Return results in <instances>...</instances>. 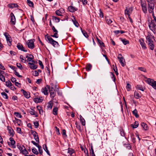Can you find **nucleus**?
<instances>
[{"label":"nucleus","instance_id":"5","mask_svg":"<svg viewBox=\"0 0 156 156\" xmlns=\"http://www.w3.org/2000/svg\"><path fill=\"white\" fill-rule=\"evenodd\" d=\"M155 3H148V10L149 12L150 13H154V9Z\"/></svg>","mask_w":156,"mask_h":156},{"label":"nucleus","instance_id":"33","mask_svg":"<svg viewBox=\"0 0 156 156\" xmlns=\"http://www.w3.org/2000/svg\"><path fill=\"white\" fill-rule=\"evenodd\" d=\"M30 113L31 115H34L35 117H37L38 116V114L37 113V112L33 109H32L30 112Z\"/></svg>","mask_w":156,"mask_h":156},{"label":"nucleus","instance_id":"49","mask_svg":"<svg viewBox=\"0 0 156 156\" xmlns=\"http://www.w3.org/2000/svg\"><path fill=\"white\" fill-rule=\"evenodd\" d=\"M5 84L8 87H9L10 86H11L12 84L11 82L9 81L8 80L5 82Z\"/></svg>","mask_w":156,"mask_h":156},{"label":"nucleus","instance_id":"46","mask_svg":"<svg viewBox=\"0 0 156 156\" xmlns=\"http://www.w3.org/2000/svg\"><path fill=\"white\" fill-rule=\"evenodd\" d=\"M58 110V108L57 107L54 108L53 110V113L54 115H56L57 114V112Z\"/></svg>","mask_w":156,"mask_h":156},{"label":"nucleus","instance_id":"43","mask_svg":"<svg viewBox=\"0 0 156 156\" xmlns=\"http://www.w3.org/2000/svg\"><path fill=\"white\" fill-rule=\"evenodd\" d=\"M97 39L98 42L99 44V45L100 46H103L104 47L105 44L104 43L99 39L98 38H97Z\"/></svg>","mask_w":156,"mask_h":156},{"label":"nucleus","instance_id":"44","mask_svg":"<svg viewBox=\"0 0 156 156\" xmlns=\"http://www.w3.org/2000/svg\"><path fill=\"white\" fill-rule=\"evenodd\" d=\"M27 3L28 5L30 7H33L34 6L33 3L30 0H27Z\"/></svg>","mask_w":156,"mask_h":156},{"label":"nucleus","instance_id":"24","mask_svg":"<svg viewBox=\"0 0 156 156\" xmlns=\"http://www.w3.org/2000/svg\"><path fill=\"white\" fill-rule=\"evenodd\" d=\"M119 60V62L120 64H121L122 66L123 67H124L126 65V63L125 62V60L123 58H121V59H120Z\"/></svg>","mask_w":156,"mask_h":156},{"label":"nucleus","instance_id":"51","mask_svg":"<svg viewBox=\"0 0 156 156\" xmlns=\"http://www.w3.org/2000/svg\"><path fill=\"white\" fill-rule=\"evenodd\" d=\"M17 147L21 151H22V150L23 148H24V147L23 146H21L20 145V144H18L17 145Z\"/></svg>","mask_w":156,"mask_h":156},{"label":"nucleus","instance_id":"56","mask_svg":"<svg viewBox=\"0 0 156 156\" xmlns=\"http://www.w3.org/2000/svg\"><path fill=\"white\" fill-rule=\"evenodd\" d=\"M68 153V150H64L62 152V153L66 156H67V154Z\"/></svg>","mask_w":156,"mask_h":156},{"label":"nucleus","instance_id":"10","mask_svg":"<svg viewBox=\"0 0 156 156\" xmlns=\"http://www.w3.org/2000/svg\"><path fill=\"white\" fill-rule=\"evenodd\" d=\"M11 17L10 23L12 25H15L16 22L15 17L12 12H11L10 14Z\"/></svg>","mask_w":156,"mask_h":156},{"label":"nucleus","instance_id":"37","mask_svg":"<svg viewBox=\"0 0 156 156\" xmlns=\"http://www.w3.org/2000/svg\"><path fill=\"white\" fill-rule=\"evenodd\" d=\"M139 125L138 122L137 121H135L134 122V124H131V126L133 127V128H136Z\"/></svg>","mask_w":156,"mask_h":156},{"label":"nucleus","instance_id":"15","mask_svg":"<svg viewBox=\"0 0 156 156\" xmlns=\"http://www.w3.org/2000/svg\"><path fill=\"white\" fill-rule=\"evenodd\" d=\"M43 100V98L42 97H38L34 98V101L36 103L42 102Z\"/></svg>","mask_w":156,"mask_h":156},{"label":"nucleus","instance_id":"29","mask_svg":"<svg viewBox=\"0 0 156 156\" xmlns=\"http://www.w3.org/2000/svg\"><path fill=\"white\" fill-rule=\"evenodd\" d=\"M134 96L136 98L138 99L141 96V94H140L137 92L135 91L134 93Z\"/></svg>","mask_w":156,"mask_h":156},{"label":"nucleus","instance_id":"27","mask_svg":"<svg viewBox=\"0 0 156 156\" xmlns=\"http://www.w3.org/2000/svg\"><path fill=\"white\" fill-rule=\"evenodd\" d=\"M73 19H71V20L73 22L74 24L77 27H78L79 24L76 20L74 16H73Z\"/></svg>","mask_w":156,"mask_h":156},{"label":"nucleus","instance_id":"14","mask_svg":"<svg viewBox=\"0 0 156 156\" xmlns=\"http://www.w3.org/2000/svg\"><path fill=\"white\" fill-rule=\"evenodd\" d=\"M17 47L19 50H20L25 52H26L27 51V50L25 49V48L21 44L18 43L17 44Z\"/></svg>","mask_w":156,"mask_h":156},{"label":"nucleus","instance_id":"28","mask_svg":"<svg viewBox=\"0 0 156 156\" xmlns=\"http://www.w3.org/2000/svg\"><path fill=\"white\" fill-rule=\"evenodd\" d=\"M92 67V65L90 63H88L87 65L86 69L87 71H90Z\"/></svg>","mask_w":156,"mask_h":156},{"label":"nucleus","instance_id":"55","mask_svg":"<svg viewBox=\"0 0 156 156\" xmlns=\"http://www.w3.org/2000/svg\"><path fill=\"white\" fill-rule=\"evenodd\" d=\"M0 80L3 82H4L5 81V77L3 75H0Z\"/></svg>","mask_w":156,"mask_h":156},{"label":"nucleus","instance_id":"3","mask_svg":"<svg viewBox=\"0 0 156 156\" xmlns=\"http://www.w3.org/2000/svg\"><path fill=\"white\" fill-rule=\"evenodd\" d=\"M148 25L150 29L155 33L156 30V23L154 22L153 20H151L148 23Z\"/></svg>","mask_w":156,"mask_h":156},{"label":"nucleus","instance_id":"32","mask_svg":"<svg viewBox=\"0 0 156 156\" xmlns=\"http://www.w3.org/2000/svg\"><path fill=\"white\" fill-rule=\"evenodd\" d=\"M136 88L137 89L140 90L142 91H144V88L142 86L140 85H137L136 87Z\"/></svg>","mask_w":156,"mask_h":156},{"label":"nucleus","instance_id":"40","mask_svg":"<svg viewBox=\"0 0 156 156\" xmlns=\"http://www.w3.org/2000/svg\"><path fill=\"white\" fill-rule=\"evenodd\" d=\"M32 152L35 154L37 155L38 154V152L37 150V149L35 148H33L31 149Z\"/></svg>","mask_w":156,"mask_h":156},{"label":"nucleus","instance_id":"8","mask_svg":"<svg viewBox=\"0 0 156 156\" xmlns=\"http://www.w3.org/2000/svg\"><path fill=\"white\" fill-rule=\"evenodd\" d=\"M133 11V8L132 7L129 8L126 7L125 10V15H130V14Z\"/></svg>","mask_w":156,"mask_h":156},{"label":"nucleus","instance_id":"52","mask_svg":"<svg viewBox=\"0 0 156 156\" xmlns=\"http://www.w3.org/2000/svg\"><path fill=\"white\" fill-rule=\"evenodd\" d=\"M21 152L24 154H28V152L27 150L25 149V148L24 147V148L23 149L22 151H21Z\"/></svg>","mask_w":156,"mask_h":156},{"label":"nucleus","instance_id":"47","mask_svg":"<svg viewBox=\"0 0 156 156\" xmlns=\"http://www.w3.org/2000/svg\"><path fill=\"white\" fill-rule=\"evenodd\" d=\"M53 106V103L51 101H50L48 103V106L47 107L48 108L51 109Z\"/></svg>","mask_w":156,"mask_h":156},{"label":"nucleus","instance_id":"41","mask_svg":"<svg viewBox=\"0 0 156 156\" xmlns=\"http://www.w3.org/2000/svg\"><path fill=\"white\" fill-rule=\"evenodd\" d=\"M141 125L145 130H147V126L146 123L143 122L141 123Z\"/></svg>","mask_w":156,"mask_h":156},{"label":"nucleus","instance_id":"58","mask_svg":"<svg viewBox=\"0 0 156 156\" xmlns=\"http://www.w3.org/2000/svg\"><path fill=\"white\" fill-rule=\"evenodd\" d=\"M82 33L83 34V35L86 37H88V36L87 34V33H86V32L84 31V30H82Z\"/></svg>","mask_w":156,"mask_h":156},{"label":"nucleus","instance_id":"25","mask_svg":"<svg viewBox=\"0 0 156 156\" xmlns=\"http://www.w3.org/2000/svg\"><path fill=\"white\" fill-rule=\"evenodd\" d=\"M37 110H38L39 113L40 115H43L44 113V112L42 109L41 106H38L37 107Z\"/></svg>","mask_w":156,"mask_h":156},{"label":"nucleus","instance_id":"19","mask_svg":"<svg viewBox=\"0 0 156 156\" xmlns=\"http://www.w3.org/2000/svg\"><path fill=\"white\" fill-rule=\"evenodd\" d=\"M72 5L73 3H72V5L69 6V11L73 12L77 11L78 9L76 7L73 6Z\"/></svg>","mask_w":156,"mask_h":156},{"label":"nucleus","instance_id":"59","mask_svg":"<svg viewBox=\"0 0 156 156\" xmlns=\"http://www.w3.org/2000/svg\"><path fill=\"white\" fill-rule=\"evenodd\" d=\"M120 134L121 135L123 136H125V134L124 131H123L122 129H120Z\"/></svg>","mask_w":156,"mask_h":156},{"label":"nucleus","instance_id":"16","mask_svg":"<svg viewBox=\"0 0 156 156\" xmlns=\"http://www.w3.org/2000/svg\"><path fill=\"white\" fill-rule=\"evenodd\" d=\"M26 58H27V61L28 62H34V57L33 55L31 54H29L28 55L26 56Z\"/></svg>","mask_w":156,"mask_h":156},{"label":"nucleus","instance_id":"35","mask_svg":"<svg viewBox=\"0 0 156 156\" xmlns=\"http://www.w3.org/2000/svg\"><path fill=\"white\" fill-rule=\"evenodd\" d=\"M52 20L55 21L56 23H58L59 22L60 19L58 18H57L55 16H52Z\"/></svg>","mask_w":156,"mask_h":156},{"label":"nucleus","instance_id":"13","mask_svg":"<svg viewBox=\"0 0 156 156\" xmlns=\"http://www.w3.org/2000/svg\"><path fill=\"white\" fill-rule=\"evenodd\" d=\"M49 92L51 98H54L55 96V92L52 87H51V88L50 89Z\"/></svg>","mask_w":156,"mask_h":156},{"label":"nucleus","instance_id":"26","mask_svg":"<svg viewBox=\"0 0 156 156\" xmlns=\"http://www.w3.org/2000/svg\"><path fill=\"white\" fill-rule=\"evenodd\" d=\"M141 6L143 12L144 13H146L147 12V8L145 4H141Z\"/></svg>","mask_w":156,"mask_h":156},{"label":"nucleus","instance_id":"18","mask_svg":"<svg viewBox=\"0 0 156 156\" xmlns=\"http://www.w3.org/2000/svg\"><path fill=\"white\" fill-rule=\"evenodd\" d=\"M139 41L140 44L141 45L142 48L143 49H146L147 48V47L146 46V44L144 42V40L142 38H141L139 40Z\"/></svg>","mask_w":156,"mask_h":156},{"label":"nucleus","instance_id":"22","mask_svg":"<svg viewBox=\"0 0 156 156\" xmlns=\"http://www.w3.org/2000/svg\"><path fill=\"white\" fill-rule=\"evenodd\" d=\"M69 154L70 156L74 155H76L75 151L74 149L71 148H69Z\"/></svg>","mask_w":156,"mask_h":156},{"label":"nucleus","instance_id":"63","mask_svg":"<svg viewBox=\"0 0 156 156\" xmlns=\"http://www.w3.org/2000/svg\"><path fill=\"white\" fill-rule=\"evenodd\" d=\"M4 36H5L6 39L10 37L9 35L7 33L5 32L4 34Z\"/></svg>","mask_w":156,"mask_h":156},{"label":"nucleus","instance_id":"30","mask_svg":"<svg viewBox=\"0 0 156 156\" xmlns=\"http://www.w3.org/2000/svg\"><path fill=\"white\" fill-rule=\"evenodd\" d=\"M13 122L15 124L17 123L18 126H20L21 121L20 120L17 119L16 118H15V120H13Z\"/></svg>","mask_w":156,"mask_h":156},{"label":"nucleus","instance_id":"1","mask_svg":"<svg viewBox=\"0 0 156 156\" xmlns=\"http://www.w3.org/2000/svg\"><path fill=\"white\" fill-rule=\"evenodd\" d=\"M146 42L148 44L149 48L153 50L154 49L155 40L153 36L148 34L146 37Z\"/></svg>","mask_w":156,"mask_h":156},{"label":"nucleus","instance_id":"4","mask_svg":"<svg viewBox=\"0 0 156 156\" xmlns=\"http://www.w3.org/2000/svg\"><path fill=\"white\" fill-rule=\"evenodd\" d=\"M35 41L34 39L28 40L27 42L28 48L33 49L35 47L34 42Z\"/></svg>","mask_w":156,"mask_h":156},{"label":"nucleus","instance_id":"39","mask_svg":"<svg viewBox=\"0 0 156 156\" xmlns=\"http://www.w3.org/2000/svg\"><path fill=\"white\" fill-rule=\"evenodd\" d=\"M8 45L9 46H10L12 44V39L11 37H10L9 38L6 39Z\"/></svg>","mask_w":156,"mask_h":156},{"label":"nucleus","instance_id":"60","mask_svg":"<svg viewBox=\"0 0 156 156\" xmlns=\"http://www.w3.org/2000/svg\"><path fill=\"white\" fill-rule=\"evenodd\" d=\"M138 69L140 70L141 71H143L144 72H146V69L143 67H140L138 68Z\"/></svg>","mask_w":156,"mask_h":156},{"label":"nucleus","instance_id":"54","mask_svg":"<svg viewBox=\"0 0 156 156\" xmlns=\"http://www.w3.org/2000/svg\"><path fill=\"white\" fill-rule=\"evenodd\" d=\"M14 74L16 76L18 77L19 78H21L22 77V76L20 75L19 73L17 72H16V70H14Z\"/></svg>","mask_w":156,"mask_h":156},{"label":"nucleus","instance_id":"21","mask_svg":"<svg viewBox=\"0 0 156 156\" xmlns=\"http://www.w3.org/2000/svg\"><path fill=\"white\" fill-rule=\"evenodd\" d=\"M28 65L30 68L32 69H35L37 68V66L33 63H29Z\"/></svg>","mask_w":156,"mask_h":156},{"label":"nucleus","instance_id":"17","mask_svg":"<svg viewBox=\"0 0 156 156\" xmlns=\"http://www.w3.org/2000/svg\"><path fill=\"white\" fill-rule=\"evenodd\" d=\"M65 12L64 10L62 9H61L59 10H56L55 12L56 14L58 16H62V14Z\"/></svg>","mask_w":156,"mask_h":156},{"label":"nucleus","instance_id":"53","mask_svg":"<svg viewBox=\"0 0 156 156\" xmlns=\"http://www.w3.org/2000/svg\"><path fill=\"white\" fill-rule=\"evenodd\" d=\"M33 75L35 76H37L39 75V73L37 71H34L32 72Z\"/></svg>","mask_w":156,"mask_h":156},{"label":"nucleus","instance_id":"34","mask_svg":"<svg viewBox=\"0 0 156 156\" xmlns=\"http://www.w3.org/2000/svg\"><path fill=\"white\" fill-rule=\"evenodd\" d=\"M80 120L82 125L84 126L85 125V121L84 118L81 116L80 117Z\"/></svg>","mask_w":156,"mask_h":156},{"label":"nucleus","instance_id":"42","mask_svg":"<svg viewBox=\"0 0 156 156\" xmlns=\"http://www.w3.org/2000/svg\"><path fill=\"white\" fill-rule=\"evenodd\" d=\"M20 59L22 62L24 63H25L26 62V59L23 55H21L20 56Z\"/></svg>","mask_w":156,"mask_h":156},{"label":"nucleus","instance_id":"6","mask_svg":"<svg viewBox=\"0 0 156 156\" xmlns=\"http://www.w3.org/2000/svg\"><path fill=\"white\" fill-rule=\"evenodd\" d=\"M148 83L155 90H156V81L150 78H148L147 80Z\"/></svg>","mask_w":156,"mask_h":156},{"label":"nucleus","instance_id":"31","mask_svg":"<svg viewBox=\"0 0 156 156\" xmlns=\"http://www.w3.org/2000/svg\"><path fill=\"white\" fill-rule=\"evenodd\" d=\"M43 148L44 149V151L46 152L47 154L49 155V156L50 155V153L48 149V147H47V145L46 144L44 145L43 146Z\"/></svg>","mask_w":156,"mask_h":156},{"label":"nucleus","instance_id":"62","mask_svg":"<svg viewBox=\"0 0 156 156\" xmlns=\"http://www.w3.org/2000/svg\"><path fill=\"white\" fill-rule=\"evenodd\" d=\"M131 85L129 83H127L126 86V88L128 91H129L131 89Z\"/></svg>","mask_w":156,"mask_h":156},{"label":"nucleus","instance_id":"57","mask_svg":"<svg viewBox=\"0 0 156 156\" xmlns=\"http://www.w3.org/2000/svg\"><path fill=\"white\" fill-rule=\"evenodd\" d=\"M106 21L108 24H110L112 22V21L110 19L108 18L106 19Z\"/></svg>","mask_w":156,"mask_h":156},{"label":"nucleus","instance_id":"38","mask_svg":"<svg viewBox=\"0 0 156 156\" xmlns=\"http://www.w3.org/2000/svg\"><path fill=\"white\" fill-rule=\"evenodd\" d=\"M121 41L124 45H126L127 44L129 43V41L126 40V39H122L121 38Z\"/></svg>","mask_w":156,"mask_h":156},{"label":"nucleus","instance_id":"50","mask_svg":"<svg viewBox=\"0 0 156 156\" xmlns=\"http://www.w3.org/2000/svg\"><path fill=\"white\" fill-rule=\"evenodd\" d=\"M14 114L18 118H21L22 117L20 114L18 112H15Z\"/></svg>","mask_w":156,"mask_h":156},{"label":"nucleus","instance_id":"9","mask_svg":"<svg viewBox=\"0 0 156 156\" xmlns=\"http://www.w3.org/2000/svg\"><path fill=\"white\" fill-rule=\"evenodd\" d=\"M52 30L54 33V34L53 35H51V36L53 37L56 38H58V31L54 26H52Z\"/></svg>","mask_w":156,"mask_h":156},{"label":"nucleus","instance_id":"48","mask_svg":"<svg viewBox=\"0 0 156 156\" xmlns=\"http://www.w3.org/2000/svg\"><path fill=\"white\" fill-rule=\"evenodd\" d=\"M1 94L4 98L6 99H7L8 98L7 95L4 92H2L1 93Z\"/></svg>","mask_w":156,"mask_h":156},{"label":"nucleus","instance_id":"61","mask_svg":"<svg viewBox=\"0 0 156 156\" xmlns=\"http://www.w3.org/2000/svg\"><path fill=\"white\" fill-rule=\"evenodd\" d=\"M16 66H17L20 69H22L23 67L22 65L20 63H16Z\"/></svg>","mask_w":156,"mask_h":156},{"label":"nucleus","instance_id":"12","mask_svg":"<svg viewBox=\"0 0 156 156\" xmlns=\"http://www.w3.org/2000/svg\"><path fill=\"white\" fill-rule=\"evenodd\" d=\"M7 129L9 131V132L10 136L12 137L13 136L14 134V132L12 128L9 126L7 127Z\"/></svg>","mask_w":156,"mask_h":156},{"label":"nucleus","instance_id":"36","mask_svg":"<svg viewBox=\"0 0 156 156\" xmlns=\"http://www.w3.org/2000/svg\"><path fill=\"white\" fill-rule=\"evenodd\" d=\"M23 93L24 96L27 98H29L30 97V94L23 90Z\"/></svg>","mask_w":156,"mask_h":156},{"label":"nucleus","instance_id":"20","mask_svg":"<svg viewBox=\"0 0 156 156\" xmlns=\"http://www.w3.org/2000/svg\"><path fill=\"white\" fill-rule=\"evenodd\" d=\"M32 133L36 142H37V143H39V138L38 136L37 133L35 131H33L32 132Z\"/></svg>","mask_w":156,"mask_h":156},{"label":"nucleus","instance_id":"45","mask_svg":"<svg viewBox=\"0 0 156 156\" xmlns=\"http://www.w3.org/2000/svg\"><path fill=\"white\" fill-rule=\"evenodd\" d=\"M133 114L136 117L138 118L139 117V115L137 114V112L136 109H135L133 111Z\"/></svg>","mask_w":156,"mask_h":156},{"label":"nucleus","instance_id":"7","mask_svg":"<svg viewBox=\"0 0 156 156\" xmlns=\"http://www.w3.org/2000/svg\"><path fill=\"white\" fill-rule=\"evenodd\" d=\"M9 141L8 142V145L11 147L13 148H16L15 141L12 137L9 139Z\"/></svg>","mask_w":156,"mask_h":156},{"label":"nucleus","instance_id":"23","mask_svg":"<svg viewBox=\"0 0 156 156\" xmlns=\"http://www.w3.org/2000/svg\"><path fill=\"white\" fill-rule=\"evenodd\" d=\"M8 7L10 8L13 9L14 8L18 6L16 4L10 3L8 5Z\"/></svg>","mask_w":156,"mask_h":156},{"label":"nucleus","instance_id":"11","mask_svg":"<svg viewBox=\"0 0 156 156\" xmlns=\"http://www.w3.org/2000/svg\"><path fill=\"white\" fill-rule=\"evenodd\" d=\"M50 88L48 85H46L45 87L43 88L42 89L41 91L44 94L48 95V89L50 90Z\"/></svg>","mask_w":156,"mask_h":156},{"label":"nucleus","instance_id":"64","mask_svg":"<svg viewBox=\"0 0 156 156\" xmlns=\"http://www.w3.org/2000/svg\"><path fill=\"white\" fill-rule=\"evenodd\" d=\"M34 124L36 128H37L39 126L38 122L37 121L34 122Z\"/></svg>","mask_w":156,"mask_h":156},{"label":"nucleus","instance_id":"2","mask_svg":"<svg viewBox=\"0 0 156 156\" xmlns=\"http://www.w3.org/2000/svg\"><path fill=\"white\" fill-rule=\"evenodd\" d=\"M45 38L46 41L48 43L51 44L55 47H58V43L56 41L54 40L50 36L48 35H45Z\"/></svg>","mask_w":156,"mask_h":156}]
</instances>
